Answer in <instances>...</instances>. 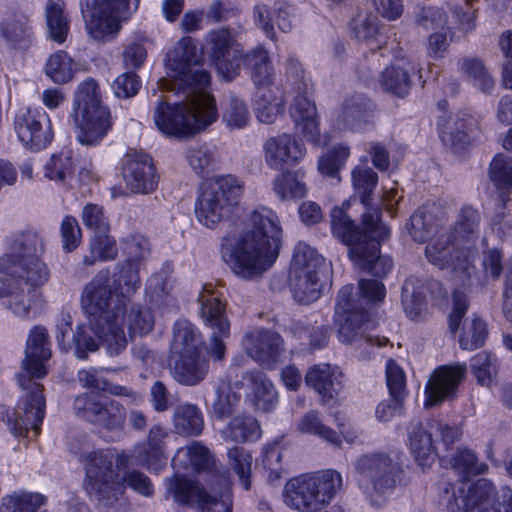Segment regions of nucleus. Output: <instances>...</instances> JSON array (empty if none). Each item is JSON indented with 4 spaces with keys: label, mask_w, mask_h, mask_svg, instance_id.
<instances>
[{
    "label": "nucleus",
    "mask_w": 512,
    "mask_h": 512,
    "mask_svg": "<svg viewBox=\"0 0 512 512\" xmlns=\"http://www.w3.org/2000/svg\"><path fill=\"white\" fill-rule=\"evenodd\" d=\"M169 79H161V89L185 94V100L169 104L159 100L154 111L157 128L167 136L187 137L205 130L218 118L214 98L205 92L211 76L201 65V56L191 37L180 39L167 55Z\"/></svg>",
    "instance_id": "obj_1"
},
{
    "label": "nucleus",
    "mask_w": 512,
    "mask_h": 512,
    "mask_svg": "<svg viewBox=\"0 0 512 512\" xmlns=\"http://www.w3.org/2000/svg\"><path fill=\"white\" fill-rule=\"evenodd\" d=\"M241 64L250 70L252 81L258 88H265L272 84L274 72L269 54L263 47H256L245 54L242 52L239 68Z\"/></svg>",
    "instance_id": "obj_35"
},
{
    "label": "nucleus",
    "mask_w": 512,
    "mask_h": 512,
    "mask_svg": "<svg viewBox=\"0 0 512 512\" xmlns=\"http://www.w3.org/2000/svg\"><path fill=\"white\" fill-rule=\"evenodd\" d=\"M122 174L127 187L133 193H150L158 184L152 159L146 154L137 152L127 154Z\"/></svg>",
    "instance_id": "obj_25"
},
{
    "label": "nucleus",
    "mask_w": 512,
    "mask_h": 512,
    "mask_svg": "<svg viewBox=\"0 0 512 512\" xmlns=\"http://www.w3.org/2000/svg\"><path fill=\"white\" fill-rule=\"evenodd\" d=\"M331 228L333 235L349 248V257L352 262L364 263L362 246L370 239L371 233L363 225V230L356 226L347 213L339 207L331 211Z\"/></svg>",
    "instance_id": "obj_24"
},
{
    "label": "nucleus",
    "mask_w": 512,
    "mask_h": 512,
    "mask_svg": "<svg viewBox=\"0 0 512 512\" xmlns=\"http://www.w3.org/2000/svg\"><path fill=\"white\" fill-rule=\"evenodd\" d=\"M472 252L450 234L432 240L425 249L427 260L440 270H448L452 279L461 286L470 285L475 272Z\"/></svg>",
    "instance_id": "obj_16"
},
{
    "label": "nucleus",
    "mask_w": 512,
    "mask_h": 512,
    "mask_svg": "<svg viewBox=\"0 0 512 512\" xmlns=\"http://www.w3.org/2000/svg\"><path fill=\"white\" fill-rule=\"evenodd\" d=\"M342 487V476L336 470L302 474L290 479L284 487L287 506L300 512H319Z\"/></svg>",
    "instance_id": "obj_9"
},
{
    "label": "nucleus",
    "mask_w": 512,
    "mask_h": 512,
    "mask_svg": "<svg viewBox=\"0 0 512 512\" xmlns=\"http://www.w3.org/2000/svg\"><path fill=\"white\" fill-rule=\"evenodd\" d=\"M45 500L40 493L14 492L2 498L0 512H36Z\"/></svg>",
    "instance_id": "obj_49"
},
{
    "label": "nucleus",
    "mask_w": 512,
    "mask_h": 512,
    "mask_svg": "<svg viewBox=\"0 0 512 512\" xmlns=\"http://www.w3.org/2000/svg\"><path fill=\"white\" fill-rule=\"evenodd\" d=\"M120 245L125 259L116 265L115 272L101 270L84 286L83 302L92 314L107 307L112 295L116 296L117 302H127L141 287L140 271L150 256V241L135 232L122 237Z\"/></svg>",
    "instance_id": "obj_4"
},
{
    "label": "nucleus",
    "mask_w": 512,
    "mask_h": 512,
    "mask_svg": "<svg viewBox=\"0 0 512 512\" xmlns=\"http://www.w3.org/2000/svg\"><path fill=\"white\" fill-rule=\"evenodd\" d=\"M117 256L116 239L107 231L89 237V255L83 257L82 263L85 266H93L96 262L113 261Z\"/></svg>",
    "instance_id": "obj_41"
},
{
    "label": "nucleus",
    "mask_w": 512,
    "mask_h": 512,
    "mask_svg": "<svg viewBox=\"0 0 512 512\" xmlns=\"http://www.w3.org/2000/svg\"><path fill=\"white\" fill-rule=\"evenodd\" d=\"M284 96L278 87L259 88L255 100V114L259 122L272 124L284 111Z\"/></svg>",
    "instance_id": "obj_37"
},
{
    "label": "nucleus",
    "mask_w": 512,
    "mask_h": 512,
    "mask_svg": "<svg viewBox=\"0 0 512 512\" xmlns=\"http://www.w3.org/2000/svg\"><path fill=\"white\" fill-rule=\"evenodd\" d=\"M407 229L411 237L419 243L425 242L435 231V220L427 206L417 209L411 216Z\"/></svg>",
    "instance_id": "obj_56"
},
{
    "label": "nucleus",
    "mask_w": 512,
    "mask_h": 512,
    "mask_svg": "<svg viewBox=\"0 0 512 512\" xmlns=\"http://www.w3.org/2000/svg\"><path fill=\"white\" fill-rule=\"evenodd\" d=\"M351 30L355 38L367 44L378 42L379 32L378 18L368 12L359 13L351 21Z\"/></svg>",
    "instance_id": "obj_58"
},
{
    "label": "nucleus",
    "mask_w": 512,
    "mask_h": 512,
    "mask_svg": "<svg viewBox=\"0 0 512 512\" xmlns=\"http://www.w3.org/2000/svg\"><path fill=\"white\" fill-rule=\"evenodd\" d=\"M274 191L281 200L300 199L307 193L306 183L299 173L282 172L274 179Z\"/></svg>",
    "instance_id": "obj_51"
},
{
    "label": "nucleus",
    "mask_w": 512,
    "mask_h": 512,
    "mask_svg": "<svg viewBox=\"0 0 512 512\" xmlns=\"http://www.w3.org/2000/svg\"><path fill=\"white\" fill-rule=\"evenodd\" d=\"M48 337L44 327L36 326L27 339L23 371L17 374V381L28 394L23 407L15 413V419H9L10 430L16 437L27 436L30 429L35 436L40 432L45 413V398L43 386L32 379L43 378L47 374L44 363L51 356Z\"/></svg>",
    "instance_id": "obj_5"
},
{
    "label": "nucleus",
    "mask_w": 512,
    "mask_h": 512,
    "mask_svg": "<svg viewBox=\"0 0 512 512\" xmlns=\"http://www.w3.org/2000/svg\"><path fill=\"white\" fill-rule=\"evenodd\" d=\"M209 372V361L201 352L172 357L171 373L175 381L195 386L204 381Z\"/></svg>",
    "instance_id": "obj_31"
},
{
    "label": "nucleus",
    "mask_w": 512,
    "mask_h": 512,
    "mask_svg": "<svg viewBox=\"0 0 512 512\" xmlns=\"http://www.w3.org/2000/svg\"><path fill=\"white\" fill-rule=\"evenodd\" d=\"M174 425L180 434L198 436L204 428L203 416L200 409L190 403L181 404L174 410Z\"/></svg>",
    "instance_id": "obj_45"
},
{
    "label": "nucleus",
    "mask_w": 512,
    "mask_h": 512,
    "mask_svg": "<svg viewBox=\"0 0 512 512\" xmlns=\"http://www.w3.org/2000/svg\"><path fill=\"white\" fill-rule=\"evenodd\" d=\"M380 84L386 92L404 97L411 88L409 71L402 65L392 64L382 72Z\"/></svg>",
    "instance_id": "obj_48"
},
{
    "label": "nucleus",
    "mask_w": 512,
    "mask_h": 512,
    "mask_svg": "<svg viewBox=\"0 0 512 512\" xmlns=\"http://www.w3.org/2000/svg\"><path fill=\"white\" fill-rule=\"evenodd\" d=\"M14 130L22 144L31 150L46 148L54 137L50 118L40 107L20 108L15 114Z\"/></svg>",
    "instance_id": "obj_20"
},
{
    "label": "nucleus",
    "mask_w": 512,
    "mask_h": 512,
    "mask_svg": "<svg viewBox=\"0 0 512 512\" xmlns=\"http://www.w3.org/2000/svg\"><path fill=\"white\" fill-rule=\"evenodd\" d=\"M283 339L274 331L256 329L247 333L242 341L247 354L262 365L271 367L283 351Z\"/></svg>",
    "instance_id": "obj_26"
},
{
    "label": "nucleus",
    "mask_w": 512,
    "mask_h": 512,
    "mask_svg": "<svg viewBox=\"0 0 512 512\" xmlns=\"http://www.w3.org/2000/svg\"><path fill=\"white\" fill-rule=\"evenodd\" d=\"M198 300L201 304V317L212 330L208 353L214 360L221 361L224 359L226 351L222 338L228 337L230 333V323L225 315V305L212 284L203 286Z\"/></svg>",
    "instance_id": "obj_17"
},
{
    "label": "nucleus",
    "mask_w": 512,
    "mask_h": 512,
    "mask_svg": "<svg viewBox=\"0 0 512 512\" xmlns=\"http://www.w3.org/2000/svg\"><path fill=\"white\" fill-rule=\"evenodd\" d=\"M75 64L64 51L52 54L45 66L46 75L55 83L65 84L74 77Z\"/></svg>",
    "instance_id": "obj_52"
},
{
    "label": "nucleus",
    "mask_w": 512,
    "mask_h": 512,
    "mask_svg": "<svg viewBox=\"0 0 512 512\" xmlns=\"http://www.w3.org/2000/svg\"><path fill=\"white\" fill-rule=\"evenodd\" d=\"M335 317L338 324V338L342 343L365 347H382L386 338L374 337L368 333L367 312L353 298V286H343L337 295Z\"/></svg>",
    "instance_id": "obj_14"
},
{
    "label": "nucleus",
    "mask_w": 512,
    "mask_h": 512,
    "mask_svg": "<svg viewBox=\"0 0 512 512\" xmlns=\"http://www.w3.org/2000/svg\"><path fill=\"white\" fill-rule=\"evenodd\" d=\"M79 460L86 471L85 491L99 502L117 499L125 484L143 496L153 494V485L145 474L132 470L120 477L113 466L114 452L111 449L82 451L79 453Z\"/></svg>",
    "instance_id": "obj_6"
},
{
    "label": "nucleus",
    "mask_w": 512,
    "mask_h": 512,
    "mask_svg": "<svg viewBox=\"0 0 512 512\" xmlns=\"http://www.w3.org/2000/svg\"><path fill=\"white\" fill-rule=\"evenodd\" d=\"M452 468L462 477L484 474L488 466L479 462L476 454L467 448L458 449L450 460Z\"/></svg>",
    "instance_id": "obj_57"
},
{
    "label": "nucleus",
    "mask_w": 512,
    "mask_h": 512,
    "mask_svg": "<svg viewBox=\"0 0 512 512\" xmlns=\"http://www.w3.org/2000/svg\"><path fill=\"white\" fill-rule=\"evenodd\" d=\"M221 435L231 442L254 441L260 437V428L253 417L238 415L221 430Z\"/></svg>",
    "instance_id": "obj_44"
},
{
    "label": "nucleus",
    "mask_w": 512,
    "mask_h": 512,
    "mask_svg": "<svg viewBox=\"0 0 512 512\" xmlns=\"http://www.w3.org/2000/svg\"><path fill=\"white\" fill-rule=\"evenodd\" d=\"M334 369L329 364L314 365L309 368L305 375V382L322 397V403H327L333 398Z\"/></svg>",
    "instance_id": "obj_46"
},
{
    "label": "nucleus",
    "mask_w": 512,
    "mask_h": 512,
    "mask_svg": "<svg viewBox=\"0 0 512 512\" xmlns=\"http://www.w3.org/2000/svg\"><path fill=\"white\" fill-rule=\"evenodd\" d=\"M489 177L498 187H511L512 159L503 154H497L490 163Z\"/></svg>",
    "instance_id": "obj_64"
},
{
    "label": "nucleus",
    "mask_w": 512,
    "mask_h": 512,
    "mask_svg": "<svg viewBox=\"0 0 512 512\" xmlns=\"http://www.w3.org/2000/svg\"><path fill=\"white\" fill-rule=\"evenodd\" d=\"M297 429L303 434L317 436L328 444L341 447L342 441L338 433L325 425L320 417V413L315 410L306 412L298 421Z\"/></svg>",
    "instance_id": "obj_43"
},
{
    "label": "nucleus",
    "mask_w": 512,
    "mask_h": 512,
    "mask_svg": "<svg viewBox=\"0 0 512 512\" xmlns=\"http://www.w3.org/2000/svg\"><path fill=\"white\" fill-rule=\"evenodd\" d=\"M249 377L252 383L255 408L262 412L273 409L278 397L272 382L262 372H250Z\"/></svg>",
    "instance_id": "obj_47"
},
{
    "label": "nucleus",
    "mask_w": 512,
    "mask_h": 512,
    "mask_svg": "<svg viewBox=\"0 0 512 512\" xmlns=\"http://www.w3.org/2000/svg\"><path fill=\"white\" fill-rule=\"evenodd\" d=\"M486 323L480 318H474L468 323L459 338L460 347L464 350H474L482 346L487 337Z\"/></svg>",
    "instance_id": "obj_62"
},
{
    "label": "nucleus",
    "mask_w": 512,
    "mask_h": 512,
    "mask_svg": "<svg viewBox=\"0 0 512 512\" xmlns=\"http://www.w3.org/2000/svg\"><path fill=\"white\" fill-rule=\"evenodd\" d=\"M351 180L355 195L360 197V202L365 207L364 213H377V222H381L380 212L371 207V196L378 184L377 173L367 165H357L351 172Z\"/></svg>",
    "instance_id": "obj_38"
},
{
    "label": "nucleus",
    "mask_w": 512,
    "mask_h": 512,
    "mask_svg": "<svg viewBox=\"0 0 512 512\" xmlns=\"http://www.w3.org/2000/svg\"><path fill=\"white\" fill-rule=\"evenodd\" d=\"M293 104L290 109L291 117L299 131L307 141L317 143L320 137L317 111L314 103L309 99L307 92L295 91Z\"/></svg>",
    "instance_id": "obj_32"
},
{
    "label": "nucleus",
    "mask_w": 512,
    "mask_h": 512,
    "mask_svg": "<svg viewBox=\"0 0 512 512\" xmlns=\"http://www.w3.org/2000/svg\"><path fill=\"white\" fill-rule=\"evenodd\" d=\"M73 170L74 164L69 155H53L45 164L44 175L50 180L64 183Z\"/></svg>",
    "instance_id": "obj_63"
},
{
    "label": "nucleus",
    "mask_w": 512,
    "mask_h": 512,
    "mask_svg": "<svg viewBox=\"0 0 512 512\" xmlns=\"http://www.w3.org/2000/svg\"><path fill=\"white\" fill-rule=\"evenodd\" d=\"M480 223V212L471 205H464L457 214L454 228L450 235H452L456 242H461L472 251L479 237Z\"/></svg>",
    "instance_id": "obj_34"
},
{
    "label": "nucleus",
    "mask_w": 512,
    "mask_h": 512,
    "mask_svg": "<svg viewBox=\"0 0 512 512\" xmlns=\"http://www.w3.org/2000/svg\"><path fill=\"white\" fill-rule=\"evenodd\" d=\"M71 116L77 125V139L83 145L98 144L111 128L110 112L102 104L94 79L88 78L79 84Z\"/></svg>",
    "instance_id": "obj_10"
},
{
    "label": "nucleus",
    "mask_w": 512,
    "mask_h": 512,
    "mask_svg": "<svg viewBox=\"0 0 512 512\" xmlns=\"http://www.w3.org/2000/svg\"><path fill=\"white\" fill-rule=\"evenodd\" d=\"M281 239L282 229L276 213L268 208L255 210L243 231L223 238L222 259L235 275L253 279L274 264Z\"/></svg>",
    "instance_id": "obj_3"
},
{
    "label": "nucleus",
    "mask_w": 512,
    "mask_h": 512,
    "mask_svg": "<svg viewBox=\"0 0 512 512\" xmlns=\"http://www.w3.org/2000/svg\"><path fill=\"white\" fill-rule=\"evenodd\" d=\"M83 225L92 234L107 232L111 230L110 222L102 206L94 203L86 204L81 212Z\"/></svg>",
    "instance_id": "obj_61"
},
{
    "label": "nucleus",
    "mask_w": 512,
    "mask_h": 512,
    "mask_svg": "<svg viewBox=\"0 0 512 512\" xmlns=\"http://www.w3.org/2000/svg\"><path fill=\"white\" fill-rule=\"evenodd\" d=\"M166 495L180 506H190L196 503L198 509L211 511L207 502L213 493H208L199 484L185 475L175 474L165 479Z\"/></svg>",
    "instance_id": "obj_27"
},
{
    "label": "nucleus",
    "mask_w": 512,
    "mask_h": 512,
    "mask_svg": "<svg viewBox=\"0 0 512 512\" xmlns=\"http://www.w3.org/2000/svg\"><path fill=\"white\" fill-rule=\"evenodd\" d=\"M214 477L215 480L210 483L213 496L207 499V502H209V505L212 507L210 509L211 511L199 509V512H231L232 493L230 482L225 475H217Z\"/></svg>",
    "instance_id": "obj_54"
},
{
    "label": "nucleus",
    "mask_w": 512,
    "mask_h": 512,
    "mask_svg": "<svg viewBox=\"0 0 512 512\" xmlns=\"http://www.w3.org/2000/svg\"><path fill=\"white\" fill-rule=\"evenodd\" d=\"M357 485L373 509L386 507L400 483L401 467L388 454L369 453L355 462Z\"/></svg>",
    "instance_id": "obj_8"
},
{
    "label": "nucleus",
    "mask_w": 512,
    "mask_h": 512,
    "mask_svg": "<svg viewBox=\"0 0 512 512\" xmlns=\"http://www.w3.org/2000/svg\"><path fill=\"white\" fill-rule=\"evenodd\" d=\"M243 191V183L231 174L205 182L195 201L197 221L209 229L217 227L230 213L231 207L239 203Z\"/></svg>",
    "instance_id": "obj_11"
},
{
    "label": "nucleus",
    "mask_w": 512,
    "mask_h": 512,
    "mask_svg": "<svg viewBox=\"0 0 512 512\" xmlns=\"http://www.w3.org/2000/svg\"><path fill=\"white\" fill-rule=\"evenodd\" d=\"M175 468H191L195 471L208 470L213 464L209 450L200 442H192L177 450L173 459Z\"/></svg>",
    "instance_id": "obj_42"
},
{
    "label": "nucleus",
    "mask_w": 512,
    "mask_h": 512,
    "mask_svg": "<svg viewBox=\"0 0 512 512\" xmlns=\"http://www.w3.org/2000/svg\"><path fill=\"white\" fill-rule=\"evenodd\" d=\"M439 429V422L436 420L430 421L426 425L417 423L412 426L409 432V446L418 465L429 467L434 463L437 450L433 436Z\"/></svg>",
    "instance_id": "obj_29"
},
{
    "label": "nucleus",
    "mask_w": 512,
    "mask_h": 512,
    "mask_svg": "<svg viewBox=\"0 0 512 512\" xmlns=\"http://www.w3.org/2000/svg\"><path fill=\"white\" fill-rule=\"evenodd\" d=\"M168 436L167 430L161 425L150 428L147 441L134 448L135 463L150 471L159 472L166 465L163 440Z\"/></svg>",
    "instance_id": "obj_28"
},
{
    "label": "nucleus",
    "mask_w": 512,
    "mask_h": 512,
    "mask_svg": "<svg viewBox=\"0 0 512 512\" xmlns=\"http://www.w3.org/2000/svg\"><path fill=\"white\" fill-rule=\"evenodd\" d=\"M229 464L237 474L240 483L245 490L251 487L250 476L253 457L243 448L234 447L228 451Z\"/></svg>",
    "instance_id": "obj_59"
},
{
    "label": "nucleus",
    "mask_w": 512,
    "mask_h": 512,
    "mask_svg": "<svg viewBox=\"0 0 512 512\" xmlns=\"http://www.w3.org/2000/svg\"><path fill=\"white\" fill-rule=\"evenodd\" d=\"M362 225L374 234L362 246L361 256L364 263H353L374 276L384 277L392 270L393 263L390 258L379 255L380 243L389 237L390 229L382 222H377V213L371 211L362 214Z\"/></svg>",
    "instance_id": "obj_19"
},
{
    "label": "nucleus",
    "mask_w": 512,
    "mask_h": 512,
    "mask_svg": "<svg viewBox=\"0 0 512 512\" xmlns=\"http://www.w3.org/2000/svg\"><path fill=\"white\" fill-rule=\"evenodd\" d=\"M326 270L324 258L314 248L299 242L294 249L290 270L294 298L303 304L316 301L323 289Z\"/></svg>",
    "instance_id": "obj_13"
},
{
    "label": "nucleus",
    "mask_w": 512,
    "mask_h": 512,
    "mask_svg": "<svg viewBox=\"0 0 512 512\" xmlns=\"http://www.w3.org/2000/svg\"><path fill=\"white\" fill-rule=\"evenodd\" d=\"M34 38L29 18L22 13H12L0 19V39L14 50L28 49Z\"/></svg>",
    "instance_id": "obj_30"
},
{
    "label": "nucleus",
    "mask_w": 512,
    "mask_h": 512,
    "mask_svg": "<svg viewBox=\"0 0 512 512\" xmlns=\"http://www.w3.org/2000/svg\"><path fill=\"white\" fill-rule=\"evenodd\" d=\"M492 492V484L480 479L474 484L463 482L457 493L453 484L445 483L441 496L448 512H490L493 509L488 508V502Z\"/></svg>",
    "instance_id": "obj_18"
},
{
    "label": "nucleus",
    "mask_w": 512,
    "mask_h": 512,
    "mask_svg": "<svg viewBox=\"0 0 512 512\" xmlns=\"http://www.w3.org/2000/svg\"><path fill=\"white\" fill-rule=\"evenodd\" d=\"M263 155L269 168L284 171L304 158L305 148L294 136L283 133L266 139Z\"/></svg>",
    "instance_id": "obj_22"
},
{
    "label": "nucleus",
    "mask_w": 512,
    "mask_h": 512,
    "mask_svg": "<svg viewBox=\"0 0 512 512\" xmlns=\"http://www.w3.org/2000/svg\"><path fill=\"white\" fill-rule=\"evenodd\" d=\"M43 234L33 228L15 233L7 250L0 255V299L6 309L25 318L32 305L31 290L44 286L50 278Z\"/></svg>",
    "instance_id": "obj_2"
},
{
    "label": "nucleus",
    "mask_w": 512,
    "mask_h": 512,
    "mask_svg": "<svg viewBox=\"0 0 512 512\" xmlns=\"http://www.w3.org/2000/svg\"><path fill=\"white\" fill-rule=\"evenodd\" d=\"M216 398L212 404V415L216 419L224 420L237 412L241 396L228 385H219L216 390Z\"/></svg>",
    "instance_id": "obj_53"
},
{
    "label": "nucleus",
    "mask_w": 512,
    "mask_h": 512,
    "mask_svg": "<svg viewBox=\"0 0 512 512\" xmlns=\"http://www.w3.org/2000/svg\"><path fill=\"white\" fill-rule=\"evenodd\" d=\"M209 52L217 72L230 81L239 74L240 45L226 28L210 31L206 36Z\"/></svg>",
    "instance_id": "obj_21"
},
{
    "label": "nucleus",
    "mask_w": 512,
    "mask_h": 512,
    "mask_svg": "<svg viewBox=\"0 0 512 512\" xmlns=\"http://www.w3.org/2000/svg\"><path fill=\"white\" fill-rule=\"evenodd\" d=\"M465 375L464 364L444 365L435 369L425 388V407L436 406L447 399H452Z\"/></svg>",
    "instance_id": "obj_23"
},
{
    "label": "nucleus",
    "mask_w": 512,
    "mask_h": 512,
    "mask_svg": "<svg viewBox=\"0 0 512 512\" xmlns=\"http://www.w3.org/2000/svg\"><path fill=\"white\" fill-rule=\"evenodd\" d=\"M46 23L50 38L58 43H63L69 32V22L64 15L61 0H48Z\"/></svg>",
    "instance_id": "obj_50"
},
{
    "label": "nucleus",
    "mask_w": 512,
    "mask_h": 512,
    "mask_svg": "<svg viewBox=\"0 0 512 512\" xmlns=\"http://www.w3.org/2000/svg\"><path fill=\"white\" fill-rule=\"evenodd\" d=\"M140 0H83L81 12L90 38L98 42L115 39Z\"/></svg>",
    "instance_id": "obj_12"
},
{
    "label": "nucleus",
    "mask_w": 512,
    "mask_h": 512,
    "mask_svg": "<svg viewBox=\"0 0 512 512\" xmlns=\"http://www.w3.org/2000/svg\"><path fill=\"white\" fill-rule=\"evenodd\" d=\"M202 347L201 335L191 322L185 319L175 322L171 344L172 357L201 352Z\"/></svg>",
    "instance_id": "obj_36"
},
{
    "label": "nucleus",
    "mask_w": 512,
    "mask_h": 512,
    "mask_svg": "<svg viewBox=\"0 0 512 512\" xmlns=\"http://www.w3.org/2000/svg\"><path fill=\"white\" fill-rule=\"evenodd\" d=\"M251 119V115L246 103L238 97L231 95L225 104L222 121L226 127L234 129L245 128Z\"/></svg>",
    "instance_id": "obj_55"
},
{
    "label": "nucleus",
    "mask_w": 512,
    "mask_h": 512,
    "mask_svg": "<svg viewBox=\"0 0 512 512\" xmlns=\"http://www.w3.org/2000/svg\"><path fill=\"white\" fill-rule=\"evenodd\" d=\"M438 132L441 140L455 150H460L468 143L466 121L458 114L444 113L439 117Z\"/></svg>",
    "instance_id": "obj_39"
},
{
    "label": "nucleus",
    "mask_w": 512,
    "mask_h": 512,
    "mask_svg": "<svg viewBox=\"0 0 512 512\" xmlns=\"http://www.w3.org/2000/svg\"><path fill=\"white\" fill-rule=\"evenodd\" d=\"M84 290L81 294V306L88 316V325H79L73 334L75 355L79 359H87L89 352L98 350L102 345L110 356L119 355L127 346L125 333L118 326L119 312L125 301L117 302L116 296L107 302L98 314L90 313L83 302Z\"/></svg>",
    "instance_id": "obj_7"
},
{
    "label": "nucleus",
    "mask_w": 512,
    "mask_h": 512,
    "mask_svg": "<svg viewBox=\"0 0 512 512\" xmlns=\"http://www.w3.org/2000/svg\"><path fill=\"white\" fill-rule=\"evenodd\" d=\"M350 155V149L345 145H337L318 161L319 172L328 177H336L339 170Z\"/></svg>",
    "instance_id": "obj_60"
},
{
    "label": "nucleus",
    "mask_w": 512,
    "mask_h": 512,
    "mask_svg": "<svg viewBox=\"0 0 512 512\" xmlns=\"http://www.w3.org/2000/svg\"><path fill=\"white\" fill-rule=\"evenodd\" d=\"M373 105L363 96L347 98L338 115V127L353 131L363 130L372 121Z\"/></svg>",
    "instance_id": "obj_33"
},
{
    "label": "nucleus",
    "mask_w": 512,
    "mask_h": 512,
    "mask_svg": "<svg viewBox=\"0 0 512 512\" xmlns=\"http://www.w3.org/2000/svg\"><path fill=\"white\" fill-rule=\"evenodd\" d=\"M75 414L93 425L100 433H123L127 419L126 408L107 396L84 392L73 402Z\"/></svg>",
    "instance_id": "obj_15"
},
{
    "label": "nucleus",
    "mask_w": 512,
    "mask_h": 512,
    "mask_svg": "<svg viewBox=\"0 0 512 512\" xmlns=\"http://www.w3.org/2000/svg\"><path fill=\"white\" fill-rule=\"evenodd\" d=\"M129 301L130 299L119 312V318L117 320L118 326L121 329L126 326L130 336H141L149 333L154 325L152 312L148 308H144L140 305H133L129 311H126V306ZM122 331L124 332V330Z\"/></svg>",
    "instance_id": "obj_40"
}]
</instances>
